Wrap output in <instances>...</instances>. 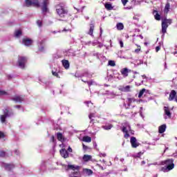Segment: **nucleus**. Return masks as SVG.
Listing matches in <instances>:
<instances>
[{
  "label": "nucleus",
  "instance_id": "6e6552de",
  "mask_svg": "<svg viewBox=\"0 0 177 177\" xmlns=\"http://www.w3.org/2000/svg\"><path fill=\"white\" fill-rule=\"evenodd\" d=\"M130 142L131 145V147H133V149H136V147H138V146L140 145L139 142H138V140L135 137L131 138Z\"/></svg>",
  "mask_w": 177,
  "mask_h": 177
},
{
  "label": "nucleus",
  "instance_id": "4468645a",
  "mask_svg": "<svg viewBox=\"0 0 177 177\" xmlns=\"http://www.w3.org/2000/svg\"><path fill=\"white\" fill-rule=\"evenodd\" d=\"M62 65L64 66V68H66V70H68V68H70V62H68V60L67 59H63L62 61Z\"/></svg>",
  "mask_w": 177,
  "mask_h": 177
},
{
  "label": "nucleus",
  "instance_id": "680f3d73",
  "mask_svg": "<svg viewBox=\"0 0 177 177\" xmlns=\"http://www.w3.org/2000/svg\"><path fill=\"white\" fill-rule=\"evenodd\" d=\"M39 80L41 81V78L40 77H39Z\"/></svg>",
  "mask_w": 177,
  "mask_h": 177
},
{
  "label": "nucleus",
  "instance_id": "864d4df0",
  "mask_svg": "<svg viewBox=\"0 0 177 177\" xmlns=\"http://www.w3.org/2000/svg\"><path fill=\"white\" fill-rule=\"evenodd\" d=\"M100 169H102V171H104V169H106V168H104V167H102V166H100Z\"/></svg>",
  "mask_w": 177,
  "mask_h": 177
},
{
  "label": "nucleus",
  "instance_id": "9b49d317",
  "mask_svg": "<svg viewBox=\"0 0 177 177\" xmlns=\"http://www.w3.org/2000/svg\"><path fill=\"white\" fill-rule=\"evenodd\" d=\"M59 153H60L62 157H63V158H68V157H69L68 151H67V150H66V149H60Z\"/></svg>",
  "mask_w": 177,
  "mask_h": 177
},
{
  "label": "nucleus",
  "instance_id": "7c9ffc66",
  "mask_svg": "<svg viewBox=\"0 0 177 177\" xmlns=\"http://www.w3.org/2000/svg\"><path fill=\"white\" fill-rule=\"evenodd\" d=\"M82 82H84V84H87L88 86H92L93 85V80H91L90 81H84V80H82Z\"/></svg>",
  "mask_w": 177,
  "mask_h": 177
},
{
  "label": "nucleus",
  "instance_id": "f3484780",
  "mask_svg": "<svg viewBox=\"0 0 177 177\" xmlns=\"http://www.w3.org/2000/svg\"><path fill=\"white\" fill-rule=\"evenodd\" d=\"M120 73L123 77H128V73H129V70L127 68H124L120 70Z\"/></svg>",
  "mask_w": 177,
  "mask_h": 177
},
{
  "label": "nucleus",
  "instance_id": "bb28decb",
  "mask_svg": "<svg viewBox=\"0 0 177 177\" xmlns=\"http://www.w3.org/2000/svg\"><path fill=\"white\" fill-rule=\"evenodd\" d=\"M131 6L127 8V9L131 10L133 9V6L136 5V0H131Z\"/></svg>",
  "mask_w": 177,
  "mask_h": 177
},
{
  "label": "nucleus",
  "instance_id": "c85d7f7f",
  "mask_svg": "<svg viewBox=\"0 0 177 177\" xmlns=\"http://www.w3.org/2000/svg\"><path fill=\"white\" fill-rule=\"evenodd\" d=\"M122 92H130L131 86H126L122 88Z\"/></svg>",
  "mask_w": 177,
  "mask_h": 177
},
{
  "label": "nucleus",
  "instance_id": "e2e57ef3",
  "mask_svg": "<svg viewBox=\"0 0 177 177\" xmlns=\"http://www.w3.org/2000/svg\"><path fill=\"white\" fill-rule=\"evenodd\" d=\"M145 45H147V43H145Z\"/></svg>",
  "mask_w": 177,
  "mask_h": 177
},
{
  "label": "nucleus",
  "instance_id": "c756f323",
  "mask_svg": "<svg viewBox=\"0 0 177 177\" xmlns=\"http://www.w3.org/2000/svg\"><path fill=\"white\" fill-rule=\"evenodd\" d=\"M15 37H16V38H19V37H21V30H16L15 32Z\"/></svg>",
  "mask_w": 177,
  "mask_h": 177
},
{
  "label": "nucleus",
  "instance_id": "c9c22d12",
  "mask_svg": "<svg viewBox=\"0 0 177 177\" xmlns=\"http://www.w3.org/2000/svg\"><path fill=\"white\" fill-rule=\"evenodd\" d=\"M109 65L111 66V67H115V62L113 61V60H109Z\"/></svg>",
  "mask_w": 177,
  "mask_h": 177
},
{
  "label": "nucleus",
  "instance_id": "bf43d9fd",
  "mask_svg": "<svg viewBox=\"0 0 177 177\" xmlns=\"http://www.w3.org/2000/svg\"><path fill=\"white\" fill-rule=\"evenodd\" d=\"M142 164H146V162L145 160L142 161Z\"/></svg>",
  "mask_w": 177,
  "mask_h": 177
},
{
  "label": "nucleus",
  "instance_id": "a19ab883",
  "mask_svg": "<svg viewBox=\"0 0 177 177\" xmlns=\"http://www.w3.org/2000/svg\"><path fill=\"white\" fill-rule=\"evenodd\" d=\"M5 151L0 150V157H5Z\"/></svg>",
  "mask_w": 177,
  "mask_h": 177
},
{
  "label": "nucleus",
  "instance_id": "79ce46f5",
  "mask_svg": "<svg viewBox=\"0 0 177 177\" xmlns=\"http://www.w3.org/2000/svg\"><path fill=\"white\" fill-rule=\"evenodd\" d=\"M122 132L125 133L128 132V129H127V128L125 127H123L122 129Z\"/></svg>",
  "mask_w": 177,
  "mask_h": 177
},
{
  "label": "nucleus",
  "instance_id": "58836bf2",
  "mask_svg": "<svg viewBox=\"0 0 177 177\" xmlns=\"http://www.w3.org/2000/svg\"><path fill=\"white\" fill-rule=\"evenodd\" d=\"M37 24L39 27H42V21L41 20H37Z\"/></svg>",
  "mask_w": 177,
  "mask_h": 177
},
{
  "label": "nucleus",
  "instance_id": "72a5a7b5",
  "mask_svg": "<svg viewBox=\"0 0 177 177\" xmlns=\"http://www.w3.org/2000/svg\"><path fill=\"white\" fill-rule=\"evenodd\" d=\"M12 168H15L13 165H6V169H7V171H10Z\"/></svg>",
  "mask_w": 177,
  "mask_h": 177
},
{
  "label": "nucleus",
  "instance_id": "aec40b11",
  "mask_svg": "<svg viewBox=\"0 0 177 177\" xmlns=\"http://www.w3.org/2000/svg\"><path fill=\"white\" fill-rule=\"evenodd\" d=\"M169 9H171V4L169 3H167L164 9V12L166 15H168L169 12Z\"/></svg>",
  "mask_w": 177,
  "mask_h": 177
},
{
  "label": "nucleus",
  "instance_id": "7ed1b4c3",
  "mask_svg": "<svg viewBox=\"0 0 177 177\" xmlns=\"http://www.w3.org/2000/svg\"><path fill=\"white\" fill-rule=\"evenodd\" d=\"M171 24H172V19H171L165 18V19H162L161 32H162V35H165V34H167V28H168V27L169 26H171Z\"/></svg>",
  "mask_w": 177,
  "mask_h": 177
},
{
  "label": "nucleus",
  "instance_id": "b1692460",
  "mask_svg": "<svg viewBox=\"0 0 177 177\" xmlns=\"http://www.w3.org/2000/svg\"><path fill=\"white\" fill-rule=\"evenodd\" d=\"M104 6L106 10H113V6L111 3H105Z\"/></svg>",
  "mask_w": 177,
  "mask_h": 177
},
{
  "label": "nucleus",
  "instance_id": "c03bdc74",
  "mask_svg": "<svg viewBox=\"0 0 177 177\" xmlns=\"http://www.w3.org/2000/svg\"><path fill=\"white\" fill-rule=\"evenodd\" d=\"M124 138L125 139H128L129 138V133H128V131L124 133Z\"/></svg>",
  "mask_w": 177,
  "mask_h": 177
},
{
  "label": "nucleus",
  "instance_id": "ddd939ff",
  "mask_svg": "<svg viewBox=\"0 0 177 177\" xmlns=\"http://www.w3.org/2000/svg\"><path fill=\"white\" fill-rule=\"evenodd\" d=\"M176 97V91L175 90H171L169 94V100L172 102L174 99Z\"/></svg>",
  "mask_w": 177,
  "mask_h": 177
},
{
  "label": "nucleus",
  "instance_id": "dca6fc26",
  "mask_svg": "<svg viewBox=\"0 0 177 177\" xmlns=\"http://www.w3.org/2000/svg\"><path fill=\"white\" fill-rule=\"evenodd\" d=\"M165 110V114L169 117V118H171L172 117V114L171 113V111H169V107L168 106H165L164 107Z\"/></svg>",
  "mask_w": 177,
  "mask_h": 177
},
{
  "label": "nucleus",
  "instance_id": "69168bd1",
  "mask_svg": "<svg viewBox=\"0 0 177 177\" xmlns=\"http://www.w3.org/2000/svg\"><path fill=\"white\" fill-rule=\"evenodd\" d=\"M41 167H44V165H42Z\"/></svg>",
  "mask_w": 177,
  "mask_h": 177
},
{
  "label": "nucleus",
  "instance_id": "f704fd0d",
  "mask_svg": "<svg viewBox=\"0 0 177 177\" xmlns=\"http://www.w3.org/2000/svg\"><path fill=\"white\" fill-rule=\"evenodd\" d=\"M8 95V92L3 90H0V96H6Z\"/></svg>",
  "mask_w": 177,
  "mask_h": 177
},
{
  "label": "nucleus",
  "instance_id": "052dcab7",
  "mask_svg": "<svg viewBox=\"0 0 177 177\" xmlns=\"http://www.w3.org/2000/svg\"><path fill=\"white\" fill-rule=\"evenodd\" d=\"M15 154H18L17 150H15Z\"/></svg>",
  "mask_w": 177,
  "mask_h": 177
},
{
  "label": "nucleus",
  "instance_id": "4d7b16f0",
  "mask_svg": "<svg viewBox=\"0 0 177 177\" xmlns=\"http://www.w3.org/2000/svg\"><path fill=\"white\" fill-rule=\"evenodd\" d=\"M174 99H175V102H176L177 103V95L176 96V97H174Z\"/></svg>",
  "mask_w": 177,
  "mask_h": 177
},
{
  "label": "nucleus",
  "instance_id": "ea45409f",
  "mask_svg": "<svg viewBox=\"0 0 177 177\" xmlns=\"http://www.w3.org/2000/svg\"><path fill=\"white\" fill-rule=\"evenodd\" d=\"M121 2L123 5V6H125V5H127V3H128V0H121Z\"/></svg>",
  "mask_w": 177,
  "mask_h": 177
},
{
  "label": "nucleus",
  "instance_id": "09e8293b",
  "mask_svg": "<svg viewBox=\"0 0 177 177\" xmlns=\"http://www.w3.org/2000/svg\"><path fill=\"white\" fill-rule=\"evenodd\" d=\"M120 45L121 48H124V42H122V41H120Z\"/></svg>",
  "mask_w": 177,
  "mask_h": 177
},
{
  "label": "nucleus",
  "instance_id": "20e7f679",
  "mask_svg": "<svg viewBox=\"0 0 177 177\" xmlns=\"http://www.w3.org/2000/svg\"><path fill=\"white\" fill-rule=\"evenodd\" d=\"M57 14L59 16V17H66L68 13V10L64 8V6L58 4L55 6Z\"/></svg>",
  "mask_w": 177,
  "mask_h": 177
},
{
  "label": "nucleus",
  "instance_id": "0eeeda50",
  "mask_svg": "<svg viewBox=\"0 0 177 177\" xmlns=\"http://www.w3.org/2000/svg\"><path fill=\"white\" fill-rule=\"evenodd\" d=\"M27 58L26 57H19L18 59V64L20 68H24Z\"/></svg>",
  "mask_w": 177,
  "mask_h": 177
},
{
  "label": "nucleus",
  "instance_id": "2f4dec72",
  "mask_svg": "<svg viewBox=\"0 0 177 177\" xmlns=\"http://www.w3.org/2000/svg\"><path fill=\"white\" fill-rule=\"evenodd\" d=\"M44 41H40L39 43V50H41V51L44 50Z\"/></svg>",
  "mask_w": 177,
  "mask_h": 177
},
{
  "label": "nucleus",
  "instance_id": "f8f14e48",
  "mask_svg": "<svg viewBox=\"0 0 177 177\" xmlns=\"http://www.w3.org/2000/svg\"><path fill=\"white\" fill-rule=\"evenodd\" d=\"M57 140H59V142H66V138H64V136H63V133H62L61 132H58L57 133Z\"/></svg>",
  "mask_w": 177,
  "mask_h": 177
},
{
  "label": "nucleus",
  "instance_id": "603ef678",
  "mask_svg": "<svg viewBox=\"0 0 177 177\" xmlns=\"http://www.w3.org/2000/svg\"><path fill=\"white\" fill-rule=\"evenodd\" d=\"M91 101H88L86 102V104H87L88 107H89V104H91Z\"/></svg>",
  "mask_w": 177,
  "mask_h": 177
},
{
  "label": "nucleus",
  "instance_id": "a18cd8bd",
  "mask_svg": "<svg viewBox=\"0 0 177 177\" xmlns=\"http://www.w3.org/2000/svg\"><path fill=\"white\" fill-rule=\"evenodd\" d=\"M161 49V47L160 46H158L156 47V52H158Z\"/></svg>",
  "mask_w": 177,
  "mask_h": 177
},
{
  "label": "nucleus",
  "instance_id": "f03ea898",
  "mask_svg": "<svg viewBox=\"0 0 177 177\" xmlns=\"http://www.w3.org/2000/svg\"><path fill=\"white\" fill-rule=\"evenodd\" d=\"M26 6H39L42 7V12H45V0H43V2H41V0H26Z\"/></svg>",
  "mask_w": 177,
  "mask_h": 177
},
{
  "label": "nucleus",
  "instance_id": "e433bc0d",
  "mask_svg": "<svg viewBox=\"0 0 177 177\" xmlns=\"http://www.w3.org/2000/svg\"><path fill=\"white\" fill-rule=\"evenodd\" d=\"M136 46H137L138 48H136L134 50V52H135V53H139V52L141 50L142 48H141L140 46H139L138 44H136Z\"/></svg>",
  "mask_w": 177,
  "mask_h": 177
},
{
  "label": "nucleus",
  "instance_id": "423d86ee",
  "mask_svg": "<svg viewBox=\"0 0 177 177\" xmlns=\"http://www.w3.org/2000/svg\"><path fill=\"white\" fill-rule=\"evenodd\" d=\"M10 115H13V113L9 112L8 109H5L3 111V115L0 116L1 122H2V124H3V122H6V118H8V117H10Z\"/></svg>",
  "mask_w": 177,
  "mask_h": 177
},
{
  "label": "nucleus",
  "instance_id": "13d9d810",
  "mask_svg": "<svg viewBox=\"0 0 177 177\" xmlns=\"http://www.w3.org/2000/svg\"><path fill=\"white\" fill-rule=\"evenodd\" d=\"M140 37L141 38V39H143V36H142V35H140Z\"/></svg>",
  "mask_w": 177,
  "mask_h": 177
},
{
  "label": "nucleus",
  "instance_id": "6e6d98bb",
  "mask_svg": "<svg viewBox=\"0 0 177 177\" xmlns=\"http://www.w3.org/2000/svg\"><path fill=\"white\" fill-rule=\"evenodd\" d=\"M16 109H20V105L15 106Z\"/></svg>",
  "mask_w": 177,
  "mask_h": 177
},
{
  "label": "nucleus",
  "instance_id": "49530a36",
  "mask_svg": "<svg viewBox=\"0 0 177 177\" xmlns=\"http://www.w3.org/2000/svg\"><path fill=\"white\" fill-rule=\"evenodd\" d=\"M4 137H5V135L3 134V133H2V131H0V139Z\"/></svg>",
  "mask_w": 177,
  "mask_h": 177
},
{
  "label": "nucleus",
  "instance_id": "6ab92c4d",
  "mask_svg": "<svg viewBox=\"0 0 177 177\" xmlns=\"http://www.w3.org/2000/svg\"><path fill=\"white\" fill-rule=\"evenodd\" d=\"M167 129V125L166 124H162L158 127V132L159 133H164L165 132V130Z\"/></svg>",
  "mask_w": 177,
  "mask_h": 177
},
{
  "label": "nucleus",
  "instance_id": "2eb2a0df",
  "mask_svg": "<svg viewBox=\"0 0 177 177\" xmlns=\"http://www.w3.org/2000/svg\"><path fill=\"white\" fill-rule=\"evenodd\" d=\"M95 30V24H90V29L88 32V35H91V37H93V31Z\"/></svg>",
  "mask_w": 177,
  "mask_h": 177
},
{
  "label": "nucleus",
  "instance_id": "37998d69",
  "mask_svg": "<svg viewBox=\"0 0 177 177\" xmlns=\"http://www.w3.org/2000/svg\"><path fill=\"white\" fill-rule=\"evenodd\" d=\"M93 117H95V114L94 113H90L88 115L89 120H92V118H93Z\"/></svg>",
  "mask_w": 177,
  "mask_h": 177
},
{
  "label": "nucleus",
  "instance_id": "9d476101",
  "mask_svg": "<svg viewBox=\"0 0 177 177\" xmlns=\"http://www.w3.org/2000/svg\"><path fill=\"white\" fill-rule=\"evenodd\" d=\"M22 44L25 45V46H31V45H32V39L24 38L22 40Z\"/></svg>",
  "mask_w": 177,
  "mask_h": 177
},
{
  "label": "nucleus",
  "instance_id": "4be33fe9",
  "mask_svg": "<svg viewBox=\"0 0 177 177\" xmlns=\"http://www.w3.org/2000/svg\"><path fill=\"white\" fill-rule=\"evenodd\" d=\"M116 28L119 31H121L122 30H124V24L122 23H118L116 24Z\"/></svg>",
  "mask_w": 177,
  "mask_h": 177
},
{
  "label": "nucleus",
  "instance_id": "3c124183",
  "mask_svg": "<svg viewBox=\"0 0 177 177\" xmlns=\"http://www.w3.org/2000/svg\"><path fill=\"white\" fill-rule=\"evenodd\" d=\"M90 124H95V120L91 119V120H90Z\"/></svg>",
  "mask_w": 177,
  "mask_h": 177
},
{
  "label": "nucleus",
  "instance_id": "4c0bfd02",
  "mask_svg": "<svg viewBox=\"0 0 177 177\" xmlns=\"http://www.w3.org/2000/svg\"><path fill=\"white\" fill-rule=\"evenodd\" d=\"M52 74L53 75H54V77H56L57 78H60V76H59V73H57V72H55L53 71Z\"/></svg>",
  "mask_w": 177,
  "mask_h": 177
},
{
  "label": "nucleus",
  "instance_id": "1a4fd4ad",
  "mask_svg": "<svg viewBox=\"0 0 177 177\" xmlns=\"http://www.w3.org/2000/svg\"><path fill=\"white\" fill-rule=\"evenodd\" d=\"M49 5V1L45 0V16H52V12L48 6Z\"/></svg>",
  "mask_w": 177,
  "mask_h": 177
},
{
  "label": "nucleus",
  "instance_id": "39448f33",
  "mask_svg": "<svg viewBox=\"0 0 177 177\" xmlns=\"http://www.w3.org/2000/svg\"><path fill=\"white\" fill-rule=\"evenodd\" d=\"M65 169L66 171H70V169H71L72 171H74L73 172H72V175H80V166L78 165H65Z\"/></svg>",
  "mask_w": 177,
  "mask_h": 177
},
{
  "label": "nucleus",
  "instance_id": "473e14b6",
  "mask_svg": "<svg viewBox=\"0 0 177 177\" xmlns=\"http://www.w3.org/2000/svg\"><path fill=\"white\" fill-rule=\"evenodd\" d=\"M146 92V88H142V90L140 91L139 94H138V97L140 99L142 96H143V93Z\"/></svg>",
  "mask_w": 177,
  "mask_h": 177
},
{
  "label": "nucleus",
  "instance_id": "412c9836",
  "mask_svg": "<svg viewBox=\"0 0 177 177\" xmlns=\"http://www.w3.org/2000/svg\"><path fill=\"white\" fill-rule=\"evenodd\" d=\"M83 142H86V143H91L92 142V138L88 136H85L82 138Z\"/></svg>",
  "mask_w": 177,
  "mask_h": 177
},
{
  "label": "nucleus",
  "instance_id": "f257e3e1",
  "mask_svg": "<svg viewBox=\"0 0 177 177\" xmlns=\"http://www.w3.org/2000/svg\"><path fill=\"white\" fill-rule=\"evenodd\" d=\"M162 165H166L160 168L159 171L160 172H169L175 168V163H174V159H167L161 162Z\"/></svg>",
  "mask_w": 177,
  "mask_h": 177
},
{
  "label": "nucleus",
  "instance_id": "393cba45",
  "mask_svg": "<svg viewBox=\"0 0 177 177\" xmlns=\"http://www.w3.org/2000/svg\"><path fill=\"white\" fill-rule=\"evenodd\" d=\"M102 128L104 129L105 131H110L111 128H113V124H108L105 126H102Z\"/></svg>",
  "mask_w": 177,
  "mask_h": 177
},
{
  "label": "nucleus",
  "instance_id": "5701e85b",
  "mask_svg": "<svg viewBox=\"0 0 177 177\" xmlns=\"http://www.w3.org/2000/svg\"><path fill=\"white\" fill-rule=\"evenodd\" d=\"M154 13H156V14L155 15V16H154L155 19H156V20H158V21L161 20V15H160V14H158V12H157V10H154V11H153V14H154Z\"/></svg>",
  "mask_w": 177,
  "mask_h": 177
},
{
  "label": "nucleus",
  "instance_id": "cd10ccee",
  "mask_svg": "<svg viewBox=\"0 0 177 177\" xmlns=\"http://www.w3.org/2000/svg\"><path fill=\"white\" fill-rule=\"evenodd\" d=\"M92 159V156H89V155H84L83 156V160L84 161H85L86 162H87V161H89L90 160Z\"/></svg>",
  "mask_w": 177,
  "mask_h": 177
},
{
  "label": "nucleus",
  "instance_id": "8fccbe9b",
  "mask_svg": "<svg viewBox=\"0 0 177 177\" xmlns=\"http://www.w3.org/2000/svg\"><path fill=\"white\" fill-rule=\"evenodd\" d=\"M82 146H83L84 150H86V149H88V147L86 145L82 144Z\"/></svg>",
  "mask_w": 177,
  "mask_h": 177
},
{
  "label": "nucleus",
  "instance_id": "de8ad7c7",
  "mask_svg": "<svg viewBox=\"0 0 177 177\" xmlns=\"http://www.w3.org/2000/svg\"><path fill=\"white\" fill-rule=\"evenodd\" d=\"M68 151H69V153H73V149L71 148V147H68Z\"/></svg>",
  "mask_w": 177,
  "mask_h": 177
},
{
  "label": "nucleus",
  "instance_id": "5fc2aeb1",
  "mask_svg": "<svg viewBox=\"0 0 177 177\" xmlns=\"http://www.w3.org/2000/svg\"><path fill=\"white\" fill-rule=\"evenodd\" d=\"M141 154H143V152H139V153H138V157H140V155H141Z\"/></svg>",
  "mask_w": 177,
  "mask_h": 177
},
{
  "label": "nucleus",
  "instance_id": "a211bd4d",
  "mask_svg": "<svg viewBox=\"0 0 177 177\" xmlns=\"http://www.w3.org/2000/svg\"><path fill=\"white\" fill-rule=\"evenodd\" d=\"M14 102H23L24 100V97L20 95H16L12 98Z\"/></svg>",
  "mask_w": 177,
  "mask_h": 177
},
{
  "label": "nucleus",
  "instance_id": "0e129e2a",
  "mask_svg": "<svg viewBox=\"0 0 177 177\" xmlns=\"http://www.w3.org/2000/svg\"><path fill=\"white\" fill-rule=\"evenodd\" d=\"M142 77H146V76H145V75H142Z\"/></svg>",
  "mask_w": 177,
  "mask_h": 177
},
{
  "label": "nucleus",
  "instance_id": "a878e982",
  "mask_svg": "<svg viewBox=\"0 0 177 177\" xmlns=\"http://www.w3.org/2000/svg\"><path fill=\"white\" fill-rule=\"evenodd\" d=\"M84 172H85V174H86V175H88V176L93 174V171L89 169H84Z\"/></svg>",
  "mask_w": 177,
  "mask_h": 177
}]
</instances>
